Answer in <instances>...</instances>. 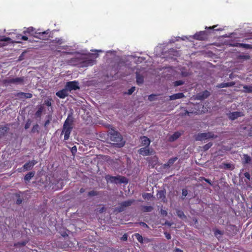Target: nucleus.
<instances>
[{"label": "nucleus", "mask_w": 252, "mask_h": 252, "mask_svg": "<svg viewBox=\"0 0 252 252\" xmlns=\"http://www.w3.org/2000/svg\"><path fill=\"white\" fill-rule=\"evenodd\" d=\"M73 119L68 116L65 121L62 134H64V139L67 140L69 138V135L72 129Z\"/></svg>", "instance_id": "obj_1"}, {"label": "nucleus", "mask_w": 252, "mask_h": 252, "mask_svg": "<svg viewBox=\"0 0 252 252\" xmlns=\"http://www.w3.org/2000/svg\"><path fill=\"white\" fill-rule=\"evenodd\" d=\"M109 136L112 144L115 145L118 147H121L124 145L125 142L119 132L113 131L110 133Z\"/></svg>", "instance_id": "obj_2"}, {"label": "nucleus", "mask_w": 252, "mask_h": 252, "mask_svg": "<svg viewBox=\"0 0 252 252\" xmlns=\"http://www.w3.org/2000/svg\"><path fill=\"white\" fill-rule=\"evenodd\" d=\"M106 180L108 182L110 183H127V179L123 177H113L110 176H107L106 177Z\"/></svg>", "instance_id": "obj_3"}, {"label": "nucleus", "mask_w": 252, "mask_h": 252, "mask_svg": "<svg viewBox=\"0 0 252 252\" xmlns=\"http://www.w3.org/2000/svg\"><path fill=\"white\" fill-rule=\"evenodd\" d=\"M214 134L211 133H198L195 136V139L196 141H202L208 138L214 137Z\"/></svg>", "instance_id": "obj_4"}, {"label": "nucleus", "mask_w": 252, "mask_h": 252, "mask_svg": "<svg viewBox=\"0 0 252 252\" xmlns=\"http://www.w3.org/2000/svg\"><path fill=\"white\" fill-rule=\"evenodd\" d=\"M65 88L68 91L76 90L79 89L78 83L76 81L68 82L66 84Z\"/></svg>", "instance_id": "obj_5"}, {"label": "nucleus", "mask_w": 252, "mask_h": 252, "mask_svg": "<svg viewBox=\"0 0 252 252\" xmlns=\"http://www.w3.org/2000/svg\"><path fill=\"white\" fill-rule=\"evenodd\" d=\"M244 116V114L242 112H234L230 113L228 115V118L231 120H234L237 119L238 117Z\"/></svg>", "instance_id": "obj_6"}, {"label": "nucleus", "mask_w": 252, "mask_h": 252, "mask_svg": "<svg viewBox=\"0 0 252 252\" xmlns=\"http://www.w3.org/2000/svg\"><path fill=\"white\" fill-rule=\"evenodd\" d=\"M56 95L60 98H64L68 95V90L65 88V89L57 92Z\"/></svg>", "instance_id": "obj_7"}, {"label": "nucleus", "mask_w": 252, "mask_h": 252, "mask_svg": "<svg viewBox=\"0 0 252 252\" xmlns=\"http://www.w3.org/2000/svg\"><path fill=\"white\" fill-rule=\"evenodd\" d=\"M193 37L197 40H204L206 38V32L204 31H201L195 34Z\"/></svg>", "instance_id": "obj_8"}, {"label": "nucleus", "mask_w": 252, "mask_h": 252, "mask_svg": "<svg viewBox=\"0 0 252 252\" xmlns=\"http://www.w3.org/2000/svg\"><path fill=\"white\" fill-rule=\"evenodd\" d=\"M138 153L139 154L142 156H148L150 155L151 152L148 147L145 146V147L140 148Z\"/></svg>", "instance_id": "obj_9"}, {"label": "nucleus", "mask_w": 252, "mask_h": 252, "mask_svg": "<svg viewBox=\"0 0 252 252\" xmlns=\"http://www.w3.org/2000/svg\"><path fill=\"white\" fill-rule=\"evenodd\" d=\"M95 63V61L94 60L87 59L82 63V65L81 66L82 67L92 66L93 64H94Z\"/></svg>", "instance_id": "obj_10"}, {"label": "nucleus", "mask_w": 252, "mask_h": 252, "mask_svg": "<svg viewBox=\"0 0 252 252\" xmlns=\"http://www.w3.org/2000/svg\"><path fill=\"white\" fill-rule=\"evenodd\" d=\"M23 80L24 79L23 78L17 77L8 80L7 82L9 83L20 84L23 83Z\"/></svg>", "instance_id": "obj_11"}, {"label": "nucleus", "mask_w": 252, "mask_h": 252, "mask_svg": "<svg viewBox=\"0 0 252 252\" xmlns=\"http://www.w3.org/2000/svg\"><path fill=\"white\" fill-rule=\"evenodd\" d=\"M37 163V161L33 160L31 161H29L23 166V168L25 170H30L33 165H34Z\"/></svg>", "instance_id": "obj_12"}, {"label": "nucleus", "mask_w": 252, "mask_h": 252, "mask_svg": "<svg viewBox=\"0 0 252 252\" xmlns=\"http://www.w3.org/2000/svg\"><path fill=\"white\" fill-rule=\"evenodd\" d=\"M210 95V93L205 91L203 92L202 93L199 94L197 95V98L198 99L202 100L206 98Z\"/></svg>", "instance_id": "obj_13"}, {"label": "nucleus", "mask_w": 252, "mask_h": 252, "mask_svg": "<svg viewBox=\"0 0 252 252\" xmlns=\"http://www.w3.org/2000/svg\"><path fill=\"white\" fill-rule=\"evenodd\" d=\"M141 145L148 147L150 144V140L146 136L141 137Z\"/></svg>", "instance_id": "obj_14"}, {"label": "nucleus", "mask_w": 252, "mask_h": 252, "mask_svg": "<svg viewBox=\"0 0 252 252\" xmlns=\"http://www.w3.org/2000/svg\"><path fill=\"white\" fill-rule=\"evenodd\" d=\"M235 83L234 82H229V83H222L221 84H218L217 87L218 88H222L225 87H231L234 85Z\"/></svg>", "instance_id": "obj_15"}, {"label": "nucleus", "mask_w": 252, "mask_h": 252, "mask_svg": "<svg viewBox=\"0 0 252 252\" xmlns=\"http://www.w3.org/2000/svg\"><path fill=\"white\" fill-rule=\"evenodd\" d=\"M183 97H184V94H183V93H178V94H174L172 95H170V100H175V99L181 98Z\"/></svg>", "instance_id": "obj_16"}, {"label": "nucleus", "mask_w": 252, "mask_h": 252, "mask_svg": "<svg viewBox=\"0 0 252 252\" xmlns=\"http://www.w3.org/2000/svg\"><path fill=\"white\" fill-rule=\"evenodd\" d=\"M242 162L244 164L250 163L252 160V158L248 155H244L242 158Z\"/></svg>", "instance_id": "obj_17"}, {"label": "nucleus", "mask_w": 252, "mask_h": 252, "mask_svg": "<svg viewBox=\"0 0 252 252\" xmlns=\"http://www.w3.org/2000/svg\"><path fill=\"white\" fill-rule=\"evenodd\" d=\"M18 96L21 98H30L32 97V94L30 93H20L18 94Z\"/></svg>", "instance_id": "obj_18"}, {"label": "nucleus", "mask_w": 252, "mask_h": 252, "mask_svg": "<svg viewBox=\"0 0 252 252\" xmlns=\"http://www.w3.org/2000/svg\"><path fill=\"white\" fill-rule=\"evenodd\" d=\"M181 135V133L178 132L174 133L172 135L169 137V140L170 141H174L178 139Z\"/></svg>", "instance_id": "obj_19"}, {"label": "nucleus", "mask_w": 252, "mask_h": 252, "mask_svg": "<svg viewBox=\"0 0 252 252\" xmlns=\"http://www.w3.org/2000/svg\"><path fill=\"white\" fill-rule=\"evenodd\" d=\"M134 202L133 200H128L126 201H124L121 203V206L123 207H126L129 206H130L132 203Z\"/></svg>", "instance_id": "obj_20"}, {"label": "nucleus", "mask_w": 252, "mask_h": 252, "mask_svg": "<svg viewBox=\"0 0 252 252\" xmlns=\"http://www.w3.org/2000/svg\"><path fill=\"white\" fill-rule=\"evenodd\" d=\"M133 236H134L135 238L137 240V241L140 243H143V238L142 236L140 235L139 233H135L133 235Z\"/></svg>", "instance_id": "obj_21"}, {"label": "nucleus", "mask_w": 252, "mask_h": 252, "mask_svg": "<svg viewBox=\"0 0 252 252\" xmlns=\"http://www.w3.org/2000/svg\"><path fill=\"white\" fill-rule=\"evenodd\" d=\"M244 92L245 93H252V85L250 86H244L243 87Z\"/></svg>", "instance_id": "obj_22"}, {"label": "nucleus", "mask_w": 252, "mask_h": 252, "mask_svg": "<svg viewBox=\"0 0 252 252\" xmlns=\"http://www.w3.org/2000/svg\"><path fill=\"white\" fill-rule=\"evenodd\" d=\"M34 173L33 172H30L26 175L25 176V180L27 181H29L32 177H33Z\"/></svg>", "instance_id": "obj_23"}, {"label": "nucleus", "mask_w": 252, "mask_h": 252, "mask_svg": "<svg viewBox=\"0 0 252 252\" xmlns=\"http://www.w3.org/2000/svg\"><path fill=\"white\" fill-rule=\"evenodd\" d=\"M157 197L158 198L164 200V199L165 198L164 192L162 190L158 191L157 193Z\"/></svg>", "instance_id": "obj_24"}, {"label": "nucleus", "mask_w": 252, "mask_h": 252, "mask_svg": "<svg viewBox=\"0 0 252 252\" xmlns=\"http://www.w3.org/2000/svg\"><path fill=\"white\" fill-rule=\"evenodd\" d=\"M136 81L137 84H141L143 82V78L142 76L140 75L139 74L136 75Z\"/></svg>", "instance_id": "obj_25"}, {"label": "nucleus", "mask_w": 252, "mask_h": 252, "mask_svg": "<svg viewBox=\"0 0 252 252\" xmlns=\"http://www.w3.org/2000/svg\"><path fill=\"white\" fill-rule=\"evenodd\" d=\"M7 128L6 126L0 128V137L3 136L4 134L6 132Z\"/></svg>", "instance_id": "obj_26"}, {"label": "nucleus", "mask_w": 252, "mask_h": 252, "mask_svg": "<svg viewBox=\"0 0 252 252\" xmlns=\"http://www.w3.org/2000/svg\"><path fill=\"white\" fill-rule=\"evenodd\" d=\"M177 216L182 219H185L186 218L184 212L182 211L178 210L177 211Z\"/></svg>", "instance_id": "obj_27"}, {"label": "nucleus", "mask_w": 252, "mask_h": 252, "mask_svg": "<svg viewBox=\"0 0 252 252\" xmlns=\"http://www.w3.org/2000/svg\"><path fill=\"white\" fill-rule=\"evenodd\" d=\"M240 47H242L245 49H252V46L248 44L241 43L239 44Z\"/></svg>", "instance_id": "obj_28"}, {"label": "nucleus", "mask_w": 252, "mask_h": 252, "mask_svg": "<svg viewBox=\"0 0 252 252\" xmlns=\"http://www.w3.org/2000/svg\"><path fill=\"white\" fill-rule=\"evenodd\" d=\"M43 110V107L42 106H40V108L38 109V110L36 112L35 116L37 117H40L41 115Z\"/></svg>", "instance_id": "obj_29"}, {"label": "nucleus", "mask_w": 252, "mask_h": 252, "mask_svg": "<svg viewBox=\"0 0 252 252\" xmlns=\"http://www.w3.org/2000/svg\"><path fill=\"white\" fill-rule=\"evenodd\" d=\"M34 29L33 27H31L27 28L26 31L24 32V33L25 34L26 33H31L32 32L34 31Z\"/></svg>", "instance_id": "obj_30"}, {"label": "nucleus", "mask_w": 252, "mask_h": 252, "mask_svg": "<svg viewBox=\"0 0 252 252\" xmlns=\"http://www.w3.org/2000/svg\"><path fill=\"white\" fill-rule=\"evenodd\" d=\"M212 146V143H209L205 145H204L203 147V149L204 151H207L208 150L211 146Z\"/></svg>", "instance_id": "obj_31"}, {"label": "nucleus", "mask_w": 252, "mask_h": 252, "mask_svg": "<svg viewBox=\"0 0 252 252\" xmlns=\"http://www.w3.org/2000/svg\"><path fill=\"white\" fill-rule=\"evenodd\" d=\"M11 38L9 37H5L4 36H0V41H10Z\"/></svg>", "instance_id": "obj_32"}, {"label": "nucleus", "mask_w": 252, "mask_h": 252, "mask_svg": "<svg viewBox=\"0 0 252 252\" xmlns=\"http://www.w3.org/2000/svg\"><path fill=\"white\" fill-rule=\"evenodd\" d=\"M177 159V158H176L170 159L168 162L167 166H169L170 164H173Z\"/></svg>", "instance_id": "obj_33"}, {"label": "nucleus", "mask_w": 252, "mask_h": 252, "mask_svg": "<svg viewBox=\"0 0 252 252\" xmlns=\"http://www.w3.org/2000/svg\"><path fill=\"white\" fill-rule=\"evenodd\" d=\"M144 211L150 212L153 210V207L151 206H145L144 207Z\"/></svg>", "instance_id": "obj_34"}, {"label": "nucleus", "mask_w": 252, "mask_h": 252, "mask_svg": "<svg viewBox=\"0 0 252 252\" xmlns=\"http://www.w3.org/2000/svg\"><path fill=\"white\" fill-rule=\"evenodd\" d=\"M239 58L247 60L250 59V56L249 55H241L239 56Z\"/></svg>", "instance_id": "obj_35"}, {"label": "nucleus", "mask_w": 252, "mask_h": 252, "mask_svg": "<svg viewBox=\"0 0 252 252\" xmlns=\"http://www.w3.org/2000/svg\"><path fill=\"white\" fill-rule=\"evenodd\" d=\"M221 234H222L220 230H217L215 232V235L217 237H220V236L221 235Z\"/></svg>", "instance_id": "obj_36"}, {"label": "nucleus", "mask_w": 252, "mask_h": 252, "mask_svg": "<svg viewBox=\"0 0 252 252\" xmlns=\"http://www.w3.org/2000/svg\"><path fill=\"white\" fill-rule=\"evenodd\" d=\"M151 196H152L151 194L149 193H146L143 195V197L144 198H147V199H150L151 197Z\"/></svg>", "instance_id": "obj_37"}, {"label": "nucleus", "mask_w": 252, "mask_h": 252, "mask_svg": "<svg viewBox=\"0 0 252 252\" xmlns=\"http://www.w3.org/2000/svg\"><path fill=\"white\" fill-rule=\"evenodd\" d=\"M182 196H183L186 197L187 195V194H188V191H187V190L186 189H183L182 190Z\"/></svg>", "instance_id": "obj_38"}, {"label": "nucleus", "mask_w": 252, "mask_h": 252, "mask_svg": "<svg viewBox=\"0 0 252 252\" xmlns=\"http://www.w3.org/2000/svg\"><path fill=\"white\" fill-rule=\"evenodd\" d=\"M135 91V87H132L131 89L128 90L127 94H131L132 93Z\"/></svg>", "instance_id": "obj_39"}, {"label": "nucleus", "mask_w": 252, "mask_h": 252, "mask_svg": "<svg viewBox=\"0 0 252 252\" xmlns=\"http://www.w3.org/2000/svg\"><path fill=\"white\" fill-rule=\"evenodd\" d=\"M174 83L175 86H178L182 85L183 84V82L182 81H176Z\"/></svg>", "instance_id": "obj_40"}, {"label": "nucleus", "mask_w": 252, "mask_h": 252, "mask_svg": "<svg viewBox=\"0 0 252 252\" xmlns=\"http://www.w3.org/2000/svg\"><path fill=\"white\" fill-rule=\"evenodd\" d=\"M77 152V148L76 146H73L71 149V152L72 154H75Z\"/></svg>", "instance_id": "obj_41"}, {"label": "nucleus", "mask_w": 252, "mask_h": 252, "mask_svg": "<svg viewBox=\"0 0 252 252\" xmlns=\"http://www.w3.org/2000/svg\"><path fill=\"white\" fill-rule=\"evenodd\" d=\"M164 234H165V236L166 237V238L167 239H170L171 237V235L169 233H167V232H165L164 233Z\"/></svg>", "instance_id": "obj_42"}, {"label": "nucleus", "mask_w": 252, "mask_h": 252, "mask_svg": "<svg viewBox=\"0 0 252 252\" xmlns=\"http://www.w3.org/2000/svg\"><path fill=\"white\" fill-rule=\"evenodd\" d=\"M139 224L144 227L148 228V226L144 222H141L139 223Z\"/></svg>", "instance_id": "obj_43"}, {"label": "nucleus", "mask_w": 252, "mask_h": 252, "mask_svg": "<svg viewBox=\"0 0 252 252\" xmlns=\"http://www.w3.org/2000/svg\"><path fill=\"white\" fill-rule=\"evenodd\" d=\"M155 97V95H150L149 96L148 99L150 101H152V100H154Z\"/></svg>", "instance_id": "obj_44"}, {"label": "nucleus", "mask_w": 252, "mask_h": 252, "mask_svg": "<svg viewBox=\"0 0 252 252\" xmlns=\"http://www.w3.org/2000/svg\"><path fill=\"white\" fill-rule=\"evenodd\" d=\"M30 125H31V123H27L25 126V129H28L29 128L30 126Z\"/></svg>", "instance_id": "obj_45"}, {"label": "nucleus", "mask_w": 252, "mask_h": 252, "mask_svg": "<svg viewBox=\"0 0 252 252\" xmlns=\"http://www.w3.org/2000/svg\"><path fill=\"white\" fill-rule=\"evenodd\" d=\"M22 202V199H21L20 198H19L18 199H17V201H16V203L17 204H20Z\"/></svg>", "instance_id": "obj_46"}, {"label": "nucleus", "mask_w": 252, "mask_h": 252, "mask_svg": "<svg viewBox=\"0 0 252 252\" xmlns=\"http://www.w3.org/2000/svg\"><path fill=\"white\" fill-rule=\"evenodd\" d=\"M127 239V237L126 234H124L123 237H122V239L124 241H126Z\"/></svg>", "instance_id": "obj_47"}, {"label": "nucleus", "mask_w": 252, "mask_h": 252, "mask_svg": "<svg viewBox=\"0 0 252 252\" xmlns=\"http://www.w3.org/2000/svg\"><path fill=\"white\" fill-rule=\"evenodd\" d=\"M55 41L56 42H57V43H59L60 44L63 43V41L62 39H56L55 40Z\"/></svg>", "instance_id": "obj_48"}, {"label": "nucleus", "mask_w": 252, "mask_h": 252, "mask_svg": "<svg viewBox=\"0 0 252 252\" xmlns=\"http://www.w3.org/2000/svg\"><path fill=\"white\" fill-rule=\"evenodd\" d=\"M245 176L247 178H248V179H250V175L249 173H247V172H246V173H245Z\"/></svg>", "instance_id": "obj_49"}, {"label": "nucleus", "mask_w": 252, "mask_h": 252, "mask_svg": "<svg viewBox=\"0 0 252 252\" xmlns=\"http://www.w3.org/2000/svg\"><path fill=\"white\" fill-rule=\"evenodd\" d=\"M249 135L250 136H252V127L249 130Z\"/></svg>", "instance_id": "obj_50"}, {"label": "nucleus", "mask_w": 252, "mask_h": 252, "mask_svg": "<svg viewBox=\"0 0 252 252\" xmlns=\"http://www.w3.org/2000/svg\"><path fill=\"white\" fill-rule=\"evenodd\" d=\"M174 252H183V251L179 248H176Z\"/></svg>", "instance_id": "obj_51"}, {"label": "nucleus", "mask_w": 252, "mask_h": 252, "mask_svg": "<svg viewBox=\"0 0 252 252\" xmlns=\"http://www.w3.org/2000/svg\"><path fill=\"white\" fill-rule=\"evenodd\" d=\"M49 33L48 31H46L45 32H42L41 33L39 32V34L40 35H43L44 34H48Z\"/></svg>", "instance_id": "obj_52"}, {"label": "nucleus", "mask_w": 252, "mask_h": 252, "mask_svg": "<svg viewBox=\"0 0 252 252\" xmlns=\"http://www.w3.org/2000/svg\"><path fill=\"white\" fill-rule=\"evenodd\" d=\"M21 39L23 40H27L28 38L27 36H21Z\"/></svg>", "instance_id": "obj_53"}, {"label": "nucleus", "mask_w": 252, "mask_h": 252, "mask_svg": "<svg viewBox=\"0 0 252 252\" xmlns=\"http://www.w3.org/2000/svg\"><path fill=\"white\" fill-rule=\"evenodd\" d=\"M38 127V125H35L33 127H32V132H34V130H35L36 128H37Z\"/></svg>", "instance_id": "obj_54"}, {"label": "nucleus", "mask_w": 252, "mask_h": 252, "mask_svg": "<svg viewBox=\"0 0 252 252\" xmlns=\"http://www.w3.org/2000/svg\"><path fill=\"white\" fill-rule=\"evenodd\" d=\"M89 194L90 195H94V191H91L89 193Z\"/></svg>", "instance_id": "obj_55"}, {"label": "nucleus", "mask_w": 252, "mask_h": 252, "mask_svg": "<svg viewBox=\"0 0 252 252\" xmlns=\"http://www.w3.org/2000/svg\"><path fill=\"white\" fill-rule=\"evenodd\" d=\"M49 123H50L49 120H47L45 123V126H46L47 125H48L49 124Z\"/></svg>", "instance_id": "obj_56"}, {"label": "nucleus", "mask_w": 252, "mask_h": 252, "mask_svg": "<svg viewBox=\"0 0 252 252\" xmlns=\"http://www.w3.org/2000/svg\"><path fill=\"white\" fill-rule=\"evenodd\" d=\"M161 214L166 215L167 214V213L165 211H161Z\"/></svg>", "instance_id": "obj_57"}, {"label": "nucleus", "mask_w": 252, "mask_h": 252, "mask_svg": "<svg viewBox=\"0 0 252 252\" xmlns=\"http://www.w3.org/2000/svg\"><path fill=\"white\" fill-rule=\"evenodd\" d=\"M46 104L48 105V106H51V103L50 102V101H47L46 102Z\"/></svg>", "instance_id": "obj_58"}, {"label": "nucleus", "mask_w": 252, "mask_h": 252, "mask_svg": "<svg viewBox=\"0 0 252 252\" xmlns=\"http://www.w3.org/2000/svg\"><path fill=\"white\" fill-rule=\"evenodd\" d=\"M84 191H85V190L83 188L81 189L80 190V192L81 193H82V192H84Z\"/></svg>", "instance_id": "obj_59"}, {"label": "nucleus", "mask_w": 252, "mask_h": 252, "mask_svg": "<svg viewBox=\"0 0 252 252\" xmlns=\"http://www.w3.org/2000/svg\"><path fill=\"white\" fill-rule=\"evenodd\" d=\"M186 39H188V37L187 36H183L182 37V39L183 40H185Z\"/></svg>", "instance_id": "obj_60"}, {"label": "nucleus", "mask_w": 252, "mask_h": 252, "mask_svg": "<svg viewBox=\"0 0 252 252\" xmlns=\"http://www.w3.org/2000/svg\"><path fill=\"white\" fill-rule=\"evenodd\" d=\"M165 224L168 225V226H171V223H170V222H165Z\"/></svg>", "instance_id": "obj_61"}, {"label": "nucleus", "mask_w": 252, "mask_h": 252, "mask_svg": "<svg viewBox=\"0 0 252 252\" xmlns=\"http://www.w3.org/2000/svg\"><path fill=\"white\" fill-rule=\"evenodd\" d=\"M216 26H213V27H209V29H214Z\"/></svg>", "instance_id": "obj_62"}, {"label": "nucleus", "mask_w": 252, "mask_h": 252, "mask_svg": "<svg viewBox=\"0 0 252 252\" xmlns=\"http://www.w3.org/2000/svg\"><path fill=\"white\" fill-rule=\"evenodd\" d=\"M175 41V40L171 39V40H170V42H174Z\"/></svg>", "instance_id": "obj_63"}, {"label": "nucleus", "mask_w": 252, "mask_h": 252, "mask_svg": "<svg viewBox=\"0 0 252 252\" xmlns=\"http://www.w3.org/2000/svg\"><path fill=\"white\" fill-rule=\"evenodd\" d=\"M95 51L98 52H101V50H95Z\"/></svg>", "instance_id": "obj_64"}]
</instances>
